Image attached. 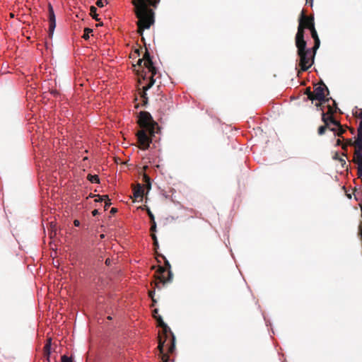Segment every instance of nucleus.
Here are the masks:
<instances>
[{
    "label": "nucleus",
    "mask_w": 362,
    "mask_h": 362,
    "mask_svg": "<svg viewBox=\"0 0 362 362\" xmlns=\"http://www.w3.org/2000/svg\"><path fill=\"white\" fill-rule=\"evenodd\" d=\"M158 0H133L134 11L138 18V32L142 35L145 29L150 28L153 23V11L148 8L149 5L156 6Z\"/></svg>",
    "instance_id": "1"
},
{
    "label": "nucleus",
    "mask_w": 362,
    "mask_h": 362,
    "mask_svg": "<svg viewBox=\"0 0 362 362\" xmlns=\"http://www.w3.org/2000/svg\"><path fill=\"white\" fill-rule=\"evenodd\" d=\"M134 71H136L139 76V83L140 84L146 79L149 78V83L143 86V97L146 95V91L148 90L154 83L153 76L156 74V68L153 66L151 60L149 59L148 54L145 53L142 59H139L136 65H134Z\"/></svg>",
    "instance_id": "2"
},
{
    "label": "nucleus",
    "mask_w": 362,
    "mask_h": 362,
    "mask_svg": "<svg viewBox=\"0 0 362 362\" xmlns=\"http://www.w3.org/2000/svg\"><path fill=\"white\" fill-rule=\"evenodd\" d=\"M322 120L325 122V126H321L318 129V134L322 135L325 133L327 128L330 129L331 131L337 132L338 136H340L344 133V130L341 129L337 122L333 119L330 115H326L322 114Z\"/></svg>",
    "instance_id": "3"
},
{
    "label": "nucleus",
    "mask_w": 362,
    "mask_h": 362,
    "mask_svg": "<svg viewBox=\"0 0 362 362\" xmlns=\"http://www.w3.org/2000/svg\"><path fill=\"white\" fill-rule=\"evenodd\" d=\"M138 122L139 126L143 128V129L148 131L151 136L155 134V127L157 124L153 122L151 115L148 112H141Z\"/></svg>",
    "instance_id": "4"
},
{
    "label": "nucleus",
    "mask_w": 362,
    "mask_h": 362,
    "mask_svg": "<svg viewBox=\"0 0 362 362\" xmlns=\"http://www.w3.org/2000/svg\"><path fill=\"white\" fill-rule=\"evenodd\" d=\"M305 47L298 48V54L300 57V66L302 71L310 68L313 63V57L311 52Z\"/></svg>",
    "instance_id": "5"
},
{
    "label": "nucleus",
    "mask_w": 362,
    "mask_h": 362,
    "mask_svg": "<svg viewBox=\"0 0 362 362\" xmlns=\"http://www.w3.org/2000/svg\"><path fill=\"white\" fill-rule=\"evenodd\" d=\"M326 93H328V89L324 84H320L317 86L314 92L312 93L309 90H308V98L311 100H318L320 102H322L325 100L326 97Z\"/></svg>",
    "instance_id": "6"
},
{
    "label": "nucleus",
    "mask_w": 362,
    "mask_h": 362,
    "mask_svg": "<svg viewBox=\"0 0 362 362\" xmlns=\"http://www.w3.org/2000/svg\"><path fill=\"white\" fill-rule=\"evenodd\" d=\"M147 133H148V131L141 129L136 134L139 147L142 150L147 149L151 142V139L149 138Z\"/></svg>",
    "instance_id": "7"
},
{
    "label": "nucleus",
    "mask_w": 362,
    "mask_h": 362,
    "mask_svg": "<svg viewBox=\"0 0 362 362\" xmlns=\"http://www.w3.org/2000/svg\"><path fill=\"white\" fill-rule=\"evenodd\" d=\"M305 25L303 22H299L298 32L296 37V44L297 48H303L306 47V42L303 39Z\"/></svg>",
    "instance_id": "8"
},
{
    "label": "nucleus",
    "mask_w": 362,
    "mask_h": 362,
    "mask_svg": "<svg viewBox=\"0 0 362 362\" xmlns=\"http://www.w3.org/2000/svg\"><path fill=\"white\" fill-rule=\"evenodd\" d=\"M48 10H49V35L50 37L53 35L54 30L56 27V18L54 12V9L51 4H49L48 5Z\"/></svg>",
    "instance_id": "9"
},
{
    "label": "nucleus",
    "mask_w": 362,
    "mask_h": 362,
    "mask_svg": "<svg viewBox=\"0 0 362 362\" xmlns=\"http://www.w3.org/2000/svg\"><path fill=\"white\" fill-rule=\"evenodd\" d=\"M353 161L358 167H362V146L360 144L359 146H355Z\"/></svg>",
    "instance_id": "10"
},
{
    "label": "nucleus",
    "mask_w": 362,
    "mask_h": 362,
    "mask_svg": "<svg viewBox=\"0 0 362 362\" xmlns=\"http://www.w3.org/2000/svg\"><path fill=\"white\" fill-rule=\"evenodd\" d=\"M299 22H303V25H305V28H308L309 30L311 28L314 27L313 19L311 17L305 16L303 13H302L301 18Z\"/></svg>",
    "instance_id": "11"
},
{
    "label": "nucleus",
    "mask_w": 362,
    "mask_h": 362,
    "mask_svg": "<svg viewBox=\"0 0 362 362\" xmlns=\"http://www.w3.org/2000/svg\"><path fill=\"white\" fill-rule=\"evenodd\" d=\"M144 196V189L140 184L134 187V197L135 199H141Z\"/></svg>",
    "instance_id": "12"
},
{
    "label": "nucleus",
    "mask_w": 362,
    "mask_h": 362,
    "mask_svg": "<svg viewBox=\"0 0 362 362\" xmlns=\"http://www.w3.org/2000/svg\"><path fill=\"white\" fill-rule=\"evenodd\" d=\"M158 310L155 309L153 310V317L156 319L158 321V325L162 327L163 328V331L165 333L168 332V326L164 323L160 316H157Z\"/></svg>",
    "instance_id": "13"
},
{
    "label": "nucleus",
    "mask_w": 362,
    "mask_h": 362,
    "mask_svg": "<svg viewBox=\"0 0 362 362\" xmlns=\"http://www.w3.org/2000/svg\"><path fill=\"white\" fill-rule=\"evenodd\" d=\"M165 272V269L163 267H159L156 273V279H159L160 282L165 283L166 280L165 279V277L163 276V273Z\"/></svg>",
    "instance_id": "14"
},
{
    "label": "nucleus",
    "mask_w": 362,
    "mask_h": 362,
    "mask_svg": "<svg viewBox=\"0 0 362 362\" xmlns=\"http://www.w3.org/2000/svg\"><path fill=\"white\" fill-rule=\"evenodd\" d=\"M359 144L362 146V120L360 122L358 128V136L356 140L355 141L354 146H359Z\"/></svg>",
    "instance_id": "15"
},
{
    "label": "nucleus",
    "mask_w": 362,
    "mask_h": 362,
    "mask_svg": "<svg viewBox=\"0 0 362 362\" xmlns=\"http://www.w3.org/2000/svg\"><path fill=\"white\" fill-rule=\"evenodd\" d=\"M310 30L311 32L312 37L315 40L314 49H316L320 46V40L318 38V36H317V32H316V30L315 29V27L311 28V29H310Z\"/></svg>",
    "instance_id": "16"
},
{
    "label": "nucleus",
    "mask_w": 362,
    "mask_h": 362,
    "mask_svg": "<svg viewBox=\"0 0 362 362\" xmlns=\"http://www.w3.org/2000/svg\"><path fill=\"white\" fill-rule=\"evenodd\" d=\"M163 344L164 342L162 341V339L161 338L159 339V343H158V349H159V351H160V354L161 355V359L163 361V362H168V356L166 355V354H164L163 353Z\"/></svg>",
    "instance_id": "17"
},
{
    "label": "nucleus",
    "mask_w": 362,
    "mask_h": 362,
    "mask_svg": "<svg viewBox=\"0 0 362 362\" xmlns=\"http://www.w3.org/2000/svg\"><path fill=\"white\" fill-rule=\"evenodd\" d=\"M96 11H97V8L95 6H90V16L95 21H98L99 18H98V14L96 13Z\"/></svg>",
    "instance_id": "18"
},
{
    "label": "nucleus",
    "mask_w": 362,
    "mask_h": 362,
    "mask_svg": "<svg viewBox=\"0 0 362 362\" xmlns=\"http://www.w3.org/2000/svg\"><path fill=\"white\" fill-rule=\"evenodd\" d=\"M88 180L90 182H92V183H98V182H99V177L96 175H88Z\"/></svg>",
    "instance_id": "19"
},
{
    "label": "nucleus",
    "mask_w": 362,
    "mask_h": 362,
    "mask_svg": "<svg viewBox=\"0 0 362 362\" xmlns=\"http://www.w3.org/2000/svg\"><path fill=\"white\" fill-rule=\"evenodd\" d=\"M50 347H51V339H49L47 343L45 346V351L47 355L50 353Z\"/></svg>",
    "instance_id": "20"
},
{
    "label": "nucleus",
    "mask_w": 362,
    "mask_h": 362,
    "mask_svg": "<svg viewBox=\"0 0 362 362\" xmlns=\"http://www.w3.org/2000/svg\"><path fill=\"white\" fill-rule=\"evenodd\" d=\"M94 197H97L95 199V202H103L104 200H106V199H107V195H103V196H100V195H94Z\"/></svg>",
    "instance_id": "21"
},
{
    "label": "nucleus",
    "mask_w": 362,
    "mask_h": 362,
    "mask_svg": "<svg viewBox=\"0 0 362 362\" xmlns=\"http://www.w3.org/2000/svg\"><path fill=\"white\" fill-rule=\"evenodd\" d=\"M107 4V1H103V0H98L96 2V5L100 8L103 7Z\"/></svg>",
    "instance_id": "22"
},
{
    "label": "nucleus",
    "mask_w": 362,
    "mask_h": 362,
    "mask_svg": "<svg viewBox=\"0 0 362 362\" xmlns=\"http://www.w3.org/2000/svg\"><path fill=\"white\" fill-rule=\"evenodd\" d=\"M104 202H105L104 208H105V210H107V209L111 205L110 199L107 197V199H106V200H104Z\"/></svg>",
    "instance_id": "23"
},
{
    "label": "nucleus",
    "mask_w": 362,
    "mask_h": 362,
    "mask_svg": "<svg viewBox=\"0 0 362 362\" xmlns=\"http://www.w3.org/2000/svg\"><path fill=\"white\" fill-rule=\"evenodd\" d=\"M62 362H73L71 358L64 355L62 356Z\"/></svg>",
    "instance_id": "24"
},
{
    "label": "nucleus",
    "mask_w": 362,
    "mask_h": 362,
    "mask_svg": "<svg viewBox=\"0 0 362 362\" xmlns=\"http://www.w3.org/2000/svg\"><path fill=\"white\" fill-rule=\"evenodd\" d=\"M84 32L85 33L83 35V38L88 39L89 37V33L91 32V30L89 28H86Z\"/></svg>",
    "instance_id": "25"
},
{
    "label": "nucleus",
    "mask_w": 362,
    "mask_h": 362,
    "mask_svg": "<svg viewBox=\"0 0 362 362\" xmlns=\"http://www.w3.org/2000/svg\"><path fill=\"white\" fill-rule=\"evenodd\" d=\"M144 180H145V182H146V186L148 187V189H150V188H151L150 179L146 175H145Z\"/></svg>",
    "instance_id": "26"
},
{
    "label": "nucleus",
    "mask_w": 362,
    "mask_h": 362,
    "mask_svg": "<svg viewBox=\"0 0 362 362\" xmlns=\"http://www.w3.org/2000/svg\"><path fill=\"white\" fill-rule=\"evenodd\" d=\"M147 213H148V216H149V217H150V218H151V221H155V220H154V216H153V214H152V212L150 211V209H147Z\"/></svg>",
    "instance_id": "27"
},
{
    "label": "nucleus",
    "mask_w": 362,
    "mask_h": 362,
    "mask_svg": "<svg viewBox=\"0 0 362 362\" xmlns=\"http://www.w3.org/2000/svg\"><path fill=\"white\" fill-rule=\"evenodd\" d=\"M156 222H155V221H152V226H151V230L152 231H154V230H156Z\"/></svg>",
    "instance_id": "28"
},
{
    "label": "nucleus",
    "mask_w": 362,
    "mask_h": 362,
    "mask_svg": "<svg viewBox=\"0 0 362 362\" xmlns=\"http://www.w3.org/2000/svg\"><path fill=\"white\" fill-rule=\"evenodd\" d=\"M155 293L154 291H151L148 292L149 296L152 298L153 301L155 302V300L153 299V295Z\"/></svg>",
    "instance_id": "29"
},
{
    "label": "nucleus",
    "mask_w": 362,
    "mask_h": 362,
    "mask_svg": "<svg viewBox=\"0 0 362 362\" xmlns=\"http://www.w3.org/2000/svg\"><path fill=\"white\" fill-rule=\"evenodd\" d=\"M151 237H152V238H153V240L154 241V244L156 245L158 244V240H157V238H156V235L155 234H152Z\"/></svg>",
    "instance_id": "30"
},
{
    "label": "nucleus",
    "mask_w": 362,
    "mask_h": 362,
    "mask_svg": "<svg viewBox=\"0 0 362 362\" xmlns=\"http://www.w3.org/2000/svg\"><path fill=\"white\" fill-rule=\"evenodd\" d=\"M358 175L359 177L362 176V167H358Z\"/></svg>",
    "instance_id": "31"
},
{
    "label": "nucleus",
    "mask_w": 362,
    "mask_h": 362,
    "mask_svg": "<svg viewBox=\"0 0 362 362\" xmlns=\"http://www.w3.org/2000/svg\"><path fill=\"white\" fill-rule=\"evenodd\" d=\"M74 226H79V225H80V221H79L78 220H75V221H74Z\"/></svg>",
    "instance_id": "32"
},
{
    "label": "nucleus",
    "mask_w": 362,
    "mask_h": 362,
    "mask_svg": "<svg viewBox=\"0 0 362 362\" xmlns=\"http://www.w3.org/2000/svg\"><path fill=\"white\" fill-rule=\"evenodd\" d=\"M92 214L93 216H96L98 214V211L97 209H95L92 211Z\"/></svg>",
    "instance_id": "33"
},
{
    "label": "nucleus",
    "mask_w": 362,
    "mask_h": 362,
    "mask_svg": "<svg viewBox=\"0 0 362 362\" xmlns=\"http://www.w3.org/2000/svg\"><path fill=\"white\" fill-rule=\"evenodd\" d=\"M116 212H117V209L116 208H112L111 209L110 213L115 214Z\"/></svg>",
    "instance_id": "34"
},
{
    "label": "nucleus",
    "mask_w": 362,
    "mask_h": 362,
    "mask_svg": "<svg viewBox=\"0 0 362 362\" xmlns=\"http://www.w3.org/2000/svg\"><path fill=\"white\" fill-rule=\"evenodd\" d=\"M306 3L310 4V6L313 5V0H306Z\"/></svg>",
    "instance_id": "35"
},
{
    "label": "nucleus",
    "mask_w": 362,
    "mask_h": 362,
    "mask_svg": "<svg viewBox=\"0 0 362 362\" xmlns=\"http://www.w3.org/2000/svg\"><path fill=\"white\" fill-rule=\"evenodd\" d=\"M105 264H106L107 265H110V259H106V261H105Z\"/></svg>",
    "instance_id": "36"
}]
</instances>
